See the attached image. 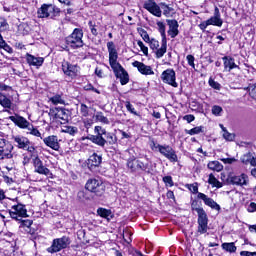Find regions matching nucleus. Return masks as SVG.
I'll return each instance as SVG.
<instances>
[{
    "mask_svg": "<svg viewBox=\"0 0 256 256\" xmlns=\"http://www.w3.org/2000/svg\"><path fill=\"white\" fill-rule=\"evenodd\" d=\"M107 49L109 53V63L112 69H117V67L121 66L117 59H119V55L117 54V48H115V43L110 41L107 43Z\"/></svg>",
    "mask_w": 256,
    "mask_h": 256,
    "instance_id": "1a4fd4ad",
    "label": "nucleus"
},
{
    "mask_svg": "<svg viewBox=\"0 0 256 256\" xmlns=\"http://www.w3.org/2000/svg\"><path fill=\"white\" fill-rule=\"evenodd\" d=\"M228 183H230V185H237L238 187H247V185H249V176L245 173L229 175Z\"/></svg>",
    "mask_w": 256,
    "mask_h": 256,
    "instance_id": "9d476101",
    "label": "nucleus"
},
{
    "mask_svg": "<svg viewBox=\"0 0 256 256\" xmlns=\"http://www.w3.org/2000/svg\"><path fill=\"white\" fill-rule=\"evenodd\" d=\"M222 136L225 141H235V135L233 133H229L227 130H224Z\"/></svg>",
    "mask_w": 256,
    "mask_h": 256,
    "instance_id": "3c124183",
    "label": "nucleus"
},
{
    "mask_svg": "<svg viewBox=\"0 0 256 256\" xmlns=\"http://www.w3.org/2000/svg\"><path fill=\"white\" fill-rule=\"evenodd\" d=\"M43 143L46 147H50L53 151H59L61 145L59 144V138L56 135H50L43 139Z\"/></svg>",
    "mask_w": 256,
    "mask_h": 256,
    "instance_id": "f3484780",
    "label": "nucleus"
},
{
    "mask_svg": "<svg viewBox=\"0 0 256 256\" xmlns=\"http://www.w3.org/2000/svg\"><path fill=\"white\" fill-rule=\"evenodd\" d=\"M91 108L87 106L86 104H80V114L82 117H89V111Z\"/></svg>",
    "mask_w": 256,
    "mask_h": 256,
    "instance_id": "a18cd8bd",
    "label": "nucleus"
},
{
    "mask_svg": "<svg viewBox=\"0 0 256 256\" xmlns=\"http://www.w3.org/2000/svg\"><path fill=\"white\" fill-rule=\"evenodd\" d=\"M149 43L150 49H152V51H155L159 47V41H157L156 39H151Z\"/></svg>",
    "mask_w": 256,
    "mask_h": 256,
    "instance_id": "e2e57ef3",
    "label": "nucleus"
},
{
    "mask_svg": "<svg viewBox=\"0 0 256 256\" xmlns=\"http://www.w3.org/2000/svg\"><path fill=\"white\" fill-rule=\"evenodd\" d=\"M186 133L188 135H199V133H203V128L201 126H197L190 130H187Z\"/></svg>",
    "mask_w": 256,
    "mask_h": 256,
    "instance_id": "de8ad7c7",
    "label": "nucleus"
},
{
    "mask_svg": "<svg viewBox=\"0 0 256 256\" xmlns=\"http://www.w3.org/2000/svg\"><path fill=\"white\" fill-rule=\"evenodd\" d=\"M159 153L163 155L171 163H177L179 158L177 157V152L170 145H162L159 148Z\"/></svg>",
    "mask_w": 256,
    "mask_h": 256,
    "instance_id": "9b49d317",
    "label": "nucleus"
},
{
    "mask_svg": "<svg viewBox=\"0 0 256 256\" xmlns=\"http://www.w3.org/2000/svg\"><path fill=\"white\" fill-rule=\"evenodd\" d=\"M157 27L162 37V41H167V34L165 33V24L163 22H157Z\"/></svg>",
    "mask_w": 256,
    "mask_h": 256,
    "instance_id": "e433bc0d",
    "label": "nucleus"
},
{
    "mask_svg": "<svg viewBox=\"0 0 256 256\" xmlns=\"http://www.w3.org/2000/svg\"><path fill=\"white\" fill-rule=\"evenodd\" d=\"M125 107H126L127 111L132 113V115H139V113H137V111H135V107H133V104L131 102L127 101L125 103Z\"/></svg>",
    "mask_w": 256,
    "mask_h": 256,
    "instance_id": "6e6d98bb",
    "label": "nucleus"
},
{
    "mask_svg": "<svg viewBox=\"0 0 256 256\" xmlns=\"http://www.w3.org/2000/svg\"><path fill=\"white\" fill-rule=\"evenodd\" d=\"M50 115H52V117H54L55 119H62L63 121H65V110L63 109H51L50 110Z\"/></svg>",
    "mask_w": 256,
    "mask_h": 256,
    "instance_id": "c756f323",
    "label": "nucleus"
},
{
    "mask_svg": "<svg viewBox=\"0 0 256 256\" xmlns=\"http://www.w3.org/2000/svg\"><path fill=\"white\" fill-rule=\"evenodd\" d=\"M90 141L94 143L95 145H98V147H102L105 149V145H107V140L101 135H92L90 137Z\"/></svg>",
    "mask_w": 256,
    "mask_h": 256,
    "instance_id": "cd10ccee",
    "label": "nucleus"
},
{
    "mask_svg": "<svg viewBox=\"0 0 256 256\" xmlns=\"http://www.w3.org/2000/svg\"><path fill=\"white\" fill-rule=\"evenodd\" d=\"M187 188L189 189V191H191V193L197 194V198L199 199V186H197V183L194 184H188Z\"/></svg>",
    "mask_w": 256,
    "mask_h": 256,
    "instance_id": "09e8293b",
    "label": "nucleus"
},
{
    "mask_svg": "<svg viewBox=\"0 0 256 256\" xmlns=\"http://www.w3.org/2000/svg\"><path fill=\"white\" fill-rule=\"evenodd\" d=\"M163 181H164L166 187H173L175 185V183L173 182V177H171V176L163 177Z\"/></svg>",
    "mask_w": 256,
    "mask_h": 256,
    "instance_id": "13d9d810",
    "label": "nucleus"
},
{
    "mask_svg": "<svg viewBox=\"0 0 256 256\" xmlns=\"http://www.w3.org/2000/svg\"><path fill=\"white\" fill-rule=\"evenodd\" d=\"M20 229H24L26 233H31V225H33V220H20Z\"/></svg>",
    "mask_w": 256,
    "mask_h": 256,
    "instance_id": "f704fd0d",
    "label": "nucleus"
},
{
    "mask_svg": "<svg viewBox=\"0 0 256 256\" xmlns=\"http://www.w3.org/2000/svg\"><path fill=\"white\" fill-rule=\"evenodd\" d=\"M14 141V145L18 147V149H24L29 153H35V147L31 146V141L28 140L27 137L16 135L12 137Z\"/></svg>",
    "mask_w": 256,
    "mask_h": 256,
    "instance_id": "0eeeda50",
    "label": "nucleus"
},
{
    "mask_svg": "<svg viewBox=\"0 0 256 256\" xmlns=\"http://www.w3.org/2000/svg\"><path fill=\"white\" fill-rule=\"evenodd\" d=\"M9 213L12 219H15L16 221H21L23 217H27V208L24 204L16 202L11 205Z\"/></svg>",
    "mask_w": 256,
    "mask_h": 256,
    "instance_id": "423d86ee",
    "label": "nucleus"
},
{
    "mask_svg": "<svg viewBox=\"0 0 256 256\" xmlns=\"http://www.w3.org/2000/svg\"><path fill=\"white\" fill-rule=\"evenodd\" d=\"M169 26L168 35L171 36V39H175L179 35V22L177 20H167Z\"/></svg>",
    "mask_w": 256,
    "mask_h": 256,
    "instance_id": "5701e85b",
    "label": "nucleus"
},
{
    "mask_svg": "<svg viewBox=\"0 0 256 256\" xmlns=\"http://www.w3.org/2000/svg\"><path fill=\"white\" fill-rule=\"evenodd\" d=\"M163 145L156 143L155 141H152L150 143V149H152V151H158L159 152V148L162 147Z\"/></svg>",
    "mask_w": 256,
    "mask_h": 256,
    "instance_id": "0e129e2a",
    "label": "nucleus"
},
{
    "mask_svg": "<svg viewBox=\"0 0 256 256\" xmlns=\"http://www.w3.org/2000/svg\"><path fill=\"white\" fill-rule=\"evenodd\" d=\"M95 121L103 123L104 125H109V119L103 115V112H97L94 116Z\"/></svg>",
    "mask_w": 256,
    "mask_h": 256,
    "instance_id": "c9c22d12",
    "label": "nucleus"
},
{
    "mask_svg": "<svg viewBox=\"0 0 256 256\" xmlns=\"http://www.w3.org/2000/svg\"><path fill=\"white\" fill-rule=\"evenodd\" d=\"M186 60L188 61V65H190V67H192V69H195V56L189 54L186 56Z\"/></svg>",
    "mask_w": 256,
    "mask_h": 256,
    "instance_id": "bf43d9fd",
    "label": "nucleus"
},
{
    "mask_svg": "<svg viewBox=\"0 0 256 256\" xmlns=\"http://www.w3.org/2000/svg\"><path fill=\"white\" fill-rule=\"evenodd\" d=\"M208 169L211 171H217V173H219L223 169V164H221L219 161H210L208 163Z\"/></svg>",
    "mask_w": 256,
    "mask_h": 256,
    "instance_id": "2f4dec72",
    "label": "nucleus"
},
{
    "mask_svg": "<svg viewBox=\"0 0 256 256\" xmlns=\"http://www.w3.org/2000/svg\"><path fill=\"white\" fill-rule=\"evenodd\" d=\"M255 211H256V203L251 202L247 207V212L248 213H255Z\"/></svg>",
    "mask_w": 256,
    "mask_h": 256,
    "instance_id": "338daca9",
    "label": "nucleus"
},
{
    "mask_svg": "<svg viewBox=\"0 0 256 256\" xmlns=\"http://www.w3.org/2000/svg\"><path fill=\"white\" fill-rule=\"evenodd\" d=\"M9 29V23L5 18H0V32H5Z\"/></svg>",
    "mask_w": 256,
    "mask_h": 256,
    "instance_id": "603ef678",
    "label": "nucleus"
},
{
    "mask_svg": "<svg viewBox=\"0 0 256 256\" xmlns=\"http://www.w3.org/2000/svg\"><path fill=\"white\" fill-rule=\"evenodd\" d=\"M49 101L51 103H53V105H64L65 104V100H63V98L61 97V95L57 94L53 97H51L49 99Z\"/></svg>",
    "mask_w": 256,
    "mask_h": 256,
    "instance_id": "4c0bfd02",
    "label": "nucleus"
},
{
    "mask_svg": "<svg viewBox=\"0 0 256 256\" xmlns=\"http://www.w3.org/2000/svg\"><path fill=\"white\" fill-rule=\"evenodd\" d=\"M147 169H149V164H145L141 160L136 161V171H147Z\"/></svg>",
    "mask_w": 256,
    "mask_h": 256,
    "instance_id": "c03bdc74",
    "label": "nucleus"
},
{
    "mask_svg": "<svg viewBox=\"0 0 256 256\" xmlns=\"http://www.w3.org/2000/svg\"><path fill=\"white\" fill-rule=\"evenodd\" d=\"M9 119L12 121V123L16 124L17 127H20V129H27L31 125V123L23 116H10Z\"/></svg>",
    "mask_w": 256,
    "mask_h": 256,
    "instance_id": "aec40b11",
    "label": "nucleus"
},
{
    "mask_svg": "<svg viewBox=\"0 0 256 256\" xmlns=\"http://www.w3.org/2000/svg\"><path fill=\"white\" fill-rule=\"evenodd\" d=\"M87 191L95 193L98 197H101L105 193V184L101 180L89 179L85 185Z\"/></svg>",
    "mask_w": 256,
    "mask_h": 256,
    "instance_id": "20e7f679",
    "label": "nucleus"
},
{
    "mask_svg": "<svg viewBox=\"0 0 256 256\" xmlns=\"http://www.w3.org/2000/svg\"><path fill=\"white\" fill-rule=\"evenodd\" d=\"M103 161V157L97 153L92 154L88 159L89 167H99Z\"/></svg>",
    "mask_w": 256,
    "mask_h": 256,
    "instance_id": "a878e982",
    "label": "nucleus"
},
{
    "mask_svg": "<svg viewBox=\"0 0 256 256\" xmlns=\"http://www.w3.org/2000/svg\"><path fill=\"white\" fill-rule=\"evenodd\" d=\"M94 133H96V135H100V137H103V135H107L108 132L101 126H95Z\"/></svg>",
    "mask_w": 256,
    "mask_h": 256,
    "instance_id": "864d4df0",
    "label": "nucleus"
},
{
    "mask_svg": "<svg viewBox=\"0 0 256 256\" xmlns=\"http://www.w3.org/2000/svg\"><path fill=\"white\" fill-rule=\"evenodd\" d=\"M209 85L212 87V89H221V84L213 80L212 78L209 79Z\"/></svg>",
    "mask_w": 256,
    "mask_h": 256,
    "instance_id": "680f3d73",
    "label": "nucleus"
},
{
    "mask_svg": "<svg viewBox=\"0 0 256 256\" xmlns=\"http://www.w3.org/2000/svg\"><path fill=\"white\" fill-rule=\"evenodd\" d=\"M161 79L163 83H167V85H171V87H179L177 84V77L175 74V70L167 69L162 72Z\"/></svg>",
    "mask_w": 256,
    "mask_h": 256,
    "instance_id": "ddd939ff",
    "label": "nucleus"
},
{
    "mask_svg": "<svg viewBox=\"0 0 256 256\" xmlns=\"http://www.w3.org/2000/svg\"><path fill=\"white\" fill-rule=\"evenodd\" d=\"M62 133H68V135H72V137H75V135L79 133V129L75 126H64L62 128Z\"/></svg>",
    "mask_w": 256,
    "mask_h": 256,
    "instance_id": "72a5a7b5",
    "label": "nucleus"
},
{
    "mask_svg": "<svg viewBox=\"0 0 256 256\" xmlns=\"http://www.w3.org/2000/svg\"><path fill=\"white\" fill-rule=\"evenodd\" d=\"M112 69L117 79H120L121 85H127V83H129V73L125 71V68H123V66L120 65L119 67Z\"/></svg>",
    "mask_w": 256,
    "mask_h": 256,
    "instance_id": "a211bd4d",
    "label": "nucleus"
},
{
    "mask_svg": "<svg viewBox=\"0 0 256 256\" xmlns=\"http://www.w3.org/2000/svg\"><path fill=\"white\" fill-rule=\"evenodd\" d=\"M248 92H249L251 99H254V101H256V83L250 84L248 86Z\"/></svg>",
    "mask_w": 256,
    "mask_h": 256,
    "instance_id": "49530a36",
    "label": "nucleus"
},
{
    "mask_svg": "<svg viewBox=\"0 0 256 256\" xmlns=\"http://www.w3.org/2000/svg\"><path fill=\"white\" fill-rule=\"evenodd\" d=\"M222 60L224 64V71H227L228 73L233 71V69L239 68V65L235 64V58L231 56H224Z\"/></svg>",
    "mask_w": 256,
    "mask_h": 256,
    "instance_id": "4be33fe9",
    "label": "nucleus"
},
{
    "mask_svg": "<svg viewBox=\"0 0 256 256\" xmlns=\"http://www.w3.org/2000/svg\"><path fill=\"white\" fill-rule=\"evenodd\" d=\"M33 165L35 173L45 175L46 177H51V175H53L51 170L43 165V161H41L40 157L36 156L33 158Z\"/></svg>",
    "mask_w": 256,
    "mask_h": 256,
    "instance_id": "4468645a",
    "label": "nucleus"
},
{
    "mask_svg": "<svg viewBox=\"0 0 256 256\" xmlns=\"http://www.w3.org/2000/svg\"><path fill=\"white\" fill-rule=\"evenodd\" d=\"M160 7L163 9L165 17H171V13H173V8L165 3H160Z\"/></svg>",
    "mask_w": 256,
    "mask_h": 256,
    "instance_id": "a19ab883",
    "label": "nucleus"
},
{
    "mask_svg": "<svg viewBox=\"0 0 256 256\" xmlns=\"http://www.w3.org/2000/svg\"><path fill=\"white\" fill-rule=\"evenodd\" d=\"M26 129L28 135H33L34 137H41V132H39L37 128H34L33 124H30Z\"/></svg>",
    "mask_w": 256,
    "mask_h": 256,
    "instance_id": "58836bf2",
    "label": "nucleus"
},
{
    "mask_svg": "<svg viewBox=\"0 0 256 256\" xmlns=\"http://www.w3.org/2000/svg\"><path fill=\"white\" fill-rule=\"evenodd\" d=\"M241 161L244 165H251V167H256V158L251 153L244 154L241 157Z\"/></svg>",
    "mask_w": 256,
    "mask_h": 256,
    "instance_id": "bb28decb",
    "label": "nucleus"
},
{
    "mask_svg": "<svg viewBox=\"0 0 256 256\" xmlns=\"http://www.w3.org/2000/svg\"><path fill=\"white\" fill-rule=\"evenodd\" d=\"M66 44L72 49L83 47V30L75 28L72 34L66 37Z\"/></svg>",
    "mask_w": 256,
    "mask_h": 256,
    "instance_id": "f03ea898",
    "label": "nucleus"
},
{
    "mask_svg": "<svg viewBox=\"0 0 256 256\" xmlns=\"http://www.w3.org/2000/svg\"><path fill=\"white\" fill-rule=\"evenodd\" d=\"M221 247L224 251H227V253H236L237 252V246H235V242L222 243Z\"/></svg>",
    "mask_w": 256,
    "mask_h": 256,
    "instance_id": "7c9ffc66",
    "label": "nucleus"
},
{
    "mask_svg": "<svg viewBox=\"0 0 256 256\" xmlns=\"http://www.w3.org/2000/svg\"><path fill=\"white\" fill-rule=\"evenodd\" d=\"M209 25H214L215 27L223 26V19H221V12L217 7L214 9V15L208 19Z\"/></svg>",
    "mask_w": 256,
    "mask_h": 256,
    "instance_id": "412c9836",
    "label": "nucleus"
},
{
    "mask_svg": "<svg viewBox=\"0 0 256 256\" xmlns=\"http://www.w3.org/2000/svg\"><path fill=\"white\" fill-rule=\"evenodd\" d=\"M133 67H136L141 75H155L151 66L145 65L143 62L135 61L132 63Z\"/></svg>",
    "mask_w": 256,
    "mask_h": 256,
    "instance_id": "6ab92c4d",
    "label": "nucleus"
},
{
    "mask_svg": "<svg viewBox=\"0 0 256 256\" xmlns=\"http://www.w3.org/2000/svg\"><path fill=\"white\" fill-rule=\"evenodd\" d=\"M141 37L143 41H145V43H149L151 41V38H149V34L145 30H142Z\"/></svg>",
    "mask_w": 256,
    "mask_h": 256,
    "instance_id": "69168bd1",
    "label": "nucleus"
},
{
    "mask_svg": "<svg viewBox=\"0 0 256 256\" xmlns=\"http://www.w3.org/2000/svg\"><path fill=\"white\" fill-rule=\"evenodd\" d=\"M88 25L92 35L97 37L99 35V32L97 31V28H95V24L93 23V21H89Z\"/></svg>",
    "mask_w": 256,
    "mask_h": 256,
    "instance_id": "052dcab7",
    "label": "nucleus"
},
{
    "mask_svg": "<svg viewBox=\"0 0 256 256\" xmlns=\"http://www.w3.org/2000/svg\"><path fill=\"white\" fill-rule=\"evenodd\" d=\"M144 9L154 15V17H161V7L157 5V2L154 0H146L143 4Z\"/></svg>",
    "mask_w": 256,
    "mask_h": 256,
    "instance_id": "2eb2a0df",
    "label": "nucleus"
},
{
    "mask_svg": "<svg viewBox=\"0 0 256 256\" xmlns=\"http://www.w3.org/2000/svg\"><path fill=\"white\" fill-rule=\"evenodd\" d=\"M71 245V240L67 236L56 238L53 240L52 245L47 248L48 253H59L63 249H67Z\"/></svg>",
    "mask_w": 256,
    "mask_h": 256,
    "instance_id": "7ed1b4c3",
    "label": "nucleus"
},
{
    "mask_svg": "<svg viewBox=\"0 0 256 256\" xmlns=\"http://www.w3.org/2000/svg\"><path fill=\"white\" fill-rule=\"evenodd\" d=\"M62 71L66 77H69V79H75V77L79 75V66L63 61Z\"/></svg>",
    "mask_w": 256,
    "mask_h": 256,
    "instance_id": "f8f14e48",
    "label": "nucleus"
},
{
    "mask_svg": "<svg viewBox=\"0 0 256 256\" xmlns=\"http://www.w3.org/2000/svg\"><path fill=\"white\" fill-rule=\"evenodd\" d=\"M127 166L129 169L132 171H137V159L135 158H130L127 162Z\"/></svg>",
    "mask_w": 256,
    "mask_h": 256,
    "instance_id": "8fccbe9b",
    "label": "nucleus"
},
{
    "mask_svg": "<svg viewBox=\"0 0 256 256\" xmlns=\"http://www.w3.org/2000/svg\"><path fill=\"white\" fill-rule=\"evenodd\" d=\"M156 59H161L165 53H167V40H162L161 47L154 50Z\"/></svg>",
    "mask_w": 256,
    "mask_h": 256,
    "instance_id": "c85d7f7f",
    "label": "nucleus"
},
{
    "mask_svg": "<svg viewBox=\"0 0 256 256\" xmlns=\"http://www.w3.org/2000/svg\"><path fill=\"white\" fill-rule=\"evenodd\" d=\"M105 137H106L105 141L109 145H115V143H117V137L113 133L108 132L106 133Z\"/></svg>",
    "mask_w": 256,
    "mask_h": 256,
    "instance_id": "ea45409f",
    "label": "nucleus"
},
{
    "mask_svg": "<svg viewBox=\"0 0 256 256\" xmlns=\"http://www.w3.org/2000/svg\"><path fill=\"white\" fill-rule=\"evenodd\" d=\"M132 236H133V232H131V230L125 229L123 231V239L126 243H131V241H133V239L131 238Z\"/></svg>",
    "mask_w": 256,
    "mask_h": 256,
    "instance_id": "37998d69",
    "label": "nucleus"
},
{
    "mask_svg": "<svg viewBox=\"0 0 256 256\" xmlns=\"http://www.w3.org/2000/svg\"><path fill=\"white\" fill-rule=\"evenodd\" d=\"M0 105L5 108L3 110L4 112L10 113L9 109L13 107V102L11 101V99H9V97L0 92Z\"/></svg>",
    "mask_w": 256,
    "mask_h": 256,
    "instance_id": "393cba45",
    "label": "nucleus"
},
{
    "mask_svg": "<svg viewBox=\"0 0 256 256\" xmlns=\"http://www.w3.org/2000/svg\"><path fill=\"white\" fill-rule=\"evenodd\" d=\"M97 213L100 217H103V219H109V217H111V210L105 208H99Z\"/></svg>",
    "mask_w": 256,
    "mask_h": 256,
    "instance_id": "79ce46f5",
    "label": "nucleus"
},
{
    "mask_svg": "<svg viewBox=\"0 0 256 256\" xmlns=\"http://www.w3.org/2000/svg\"><path fill=\"white\" fill-rule=\"evenodd\" d=\"M240 256H256V252L241 251Z\"/></svg>",
    "mask_w": 256,
    "mask_h": 256,
    "instance_id": "774afa93",
    "label": "nucleus"
},
{
    "mask_svg": "<svg viewBox=\"0 0 256 256\" xmlns=\"http://www.w3.org/2000/svg\"><path fill=\"white\" fill-rule=\"evenodd\" d=\"M26 61L30 66L39 68L43 65V63H45V58L35 57L34 55L27 54Z\"/></svg>",
    "mask_w": 256,
    "mask_h": 256,
    "instance_id": "b1692460",
    "label": "nucleus"
},
{
    "mask_svg": "<svg viewBox=\"0 0 256 256\" xmlns=\"http://www.w3.org/2000/svg\"><path fill=\"white\" fill-rule=\"evenodd\" d=\"M13 145L5 138H0V161L13 157Z\"/></svg>",
    "mask_w": 256,
    "mask_h": 256,
    "instance_id": "6e6552de",
    "label": "nucleus"
},
{
    "mask_svg": "<svg viewBox=\"0 0 256 256\" xmlns=\"http://www.w3.org/2000/svg\"><path fill=\"white\" fill-rule=\"evenodd\" d=\"M138 47H140L142 53H144V55L148 56L149 55V48H147V46H145V44H143V41L139 40L137 42Z\"/></svg>",
    "mask_w": 256,
    "mask_h": 256,
    "instance_id": "4d7b16f0",
    "label": "nucleus"
},
{
    "mask_svg": "<svg viewBox=\"0 0 256 256\" xmlns=\"http://www.w3.org/2000/svg\"><path fill=\"white\" fill-rule=\"evenodd\" d=\"M198 199H201L203 203L210 207V209H214L215 211H221V206L213 200V198H210L204 193H198Z\"/></svg>",
    "mask_w": 256,
    "mask_h": 256,
    "instance_id": "dca6fc26",
    "label": "nucleus"
},
{
    "mask_svg": "<svg viewBox=\"0 0 256 256\" xmlns=\"http://www.w3.org/2000/svg\"><path fill=\"white\" fill-rule=\"evenodd\" d=\"M195 210L198 215V233L203 235L209 230V218H207V212H205V209L195 208Z\"/></svg>",
    "mask_w": 256,
    "mask_h": 256,
    "instance_id": "39448f33",
    "label": "nucleus"
},
{
    "mask_svg": "<svg viewBox=\"0 0 256 256\" xmlns=\"http://www.w3.org/2000/svg\"><path fill=\"white\" fill-rule=\"evenodd\" d=\"M208 183L209 185H212V187H216L217 189H221V187H223V183L217 180V178L213 174L209 175Z\"/></svg>",
    "mask_w": 256,
    "mask_h": 256,
    "instance_id": "473e14b6",
    "label": "nucleus"
},
{
    "mask_svg": "<svg viewBox=\"0 0 256 256\" xmlns=\"http://www.w3.org/2000/svg\"><path fill=\"white\" fill-rule=\"evenodd\" d=\"M212 113L216 116V117H221V113H223V108L221 106H213L212 107Z\"/></svg>",
    "mask_w": 256,
    "mask_h": 256,
    "instance_id": "5fc2aeb1",
    "label": "nucleus"
},
{
    "mask_svg": "<svg viewBox=\"0 0 256 256\" xmlns=\"http://www.w3.org/2000/svg\"><path fill=\"white\" fill-rule=\"evenodd\" d=\"M37 13L40 19H45L47 17H50V19H55V17H59L61 10L53 4H43L38 9Z\"/></svg>",
    "mask_w": 256,
    "mask_h": 256,
    "instance_id": "f257e3e1",
    "label": "nucleus"
}]
</instances>
